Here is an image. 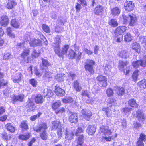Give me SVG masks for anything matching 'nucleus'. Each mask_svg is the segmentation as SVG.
Here are the masks:
<instances>
[{
	"label": "nucleus",
	"instance_id": "0e129e2a",
	"mask_svg": "<svg viewBox=\"0 0 146 146\" xmlns=\"http://www.w3.org/2000/svg\"><path fill=\"white\" fill-rule=\"evenodd\" d=\"M57 134L59 137H61L62 136V131L61 127L58 128L57 129Z\"/></svg>",
	"mask_w": 146,
	"mask_h": 146
},
{
	"label": "nucleus",
	"instance_id": "4468645a",
	"mask_svg": "<svg viewBox=\"0 0 146 146\" xmlns=\"http://www.w3.org/2000/svg\"><path fill=\"white\" fill-rule=\"evenodd\" d=\"M56 87L55 86V87ZM55 92L56 94L59 96H63L65 95V92L64 90L59 87H56L55 88Z\"/></svg>",
	"mask_w": 146,
	"mask_h": 146
},
{
	"label": "nucleus",
	"instance_id": "a18cd8bd",
	"mask_svg": "<svg viewBox=\"0 0 146 146\" xmlns=\"http://www.w3.org/2000/svg\"><path fill=\"white\" fill-rule=\"evenodd\" d=\"M60 101H58L56 102L53 103L52 105V108L54 110H56L60 106Z\"/></svg>",
	"mask_w": 146,
	"mask_h": 146
},
{
	"label": "nucleus",
	"instance_id": "69168bd1",
	"mask_svg": "<svg viewBox=\"0 0 146 146\" xmlns=\"http://www.w3.org/2000/svg\"><path fill=\"white\" fill-rule=\"evenodd\" d=\"M123 22L124 23H126L129 21V15L126 16L125 15H123Z\"/></svg>",
	"mask_w": 146,
	"mask_h": 146
},
{
	"label": "nucleus",
	"instance_id": "2eb2a0df",
	"mask_svg": "<svg viewBox=\"0 0 146 146\" xmlns=\"http://www.w3.org/2000/svg\"><path fill=\"white\" fill-rule=\"evenodd\" d=\"M65 138L71 140L73 139L74 136V134L73 133L72 131L66 129L65 133Z\"/></svg>",
	"mask_w": 146,
	"mask_h": 146
},
{
	"label": "nucleus",
	"instance_id": "c9c22d12",
	"mask_svg": "<svg viewBox=\"0 0 146 146\" xmlns=\"http://www.w3.org/2000/svg\"><path fill=\"white\" fill-rule=\"evenodd\" d=\"M84 139L83 136L82 135H80L78 139L76 146H83Z\"/></svg>",
	"mask_w": 146,
	"mask_h": 146
},
{
	"label": "nucleus",
	"instance_id": "37998d69",
	"mask_svg": "<svg viewBox=\"0 0 146 146\" xmlns=\"http://www.w3.org/2000/svg\"><path fill=\"white\" fill-rule=\"evenodd\" d=\"M20 127L25 130L28 129V127L27 121H22L20 125Z\"/></svg>",
	"mask_w": 146,
	"mask_h": 146
},
{
	"label": "nucleus",
	"instance_id": "f3484780",
	"mask_svg": "<svg viewBox=\"0 0 146 146\" xmlns=\"http://www.w3.org/2000/svg\"><path fill=\"white\" fill-rule=\"evenodd\" d=\"M129 25L130 26L135 25L136 23L137 18L133 14L129 15Z\"/></svg>",
	"mask_w": 146,
	"mask_h": 146
},
{
	"label": "nucleus",
	"instance_id": "c03bdc74",
	"mask_svg": "<svg viewBox=\"0 0 146 146\" xmlns=\"http://www.w3.org/2000/svg\"><path fill=\"white\" fill-rule=\"evenodd\" d=\"M109 24L113 27H115L117 26L118 23L115 19H112L110 20L109 22Z\"/></svg>",
	"mask_w": 146,
	"mask_h": 146
},
{
	"label": "nucleus",
	"instance_id": "7c9ffc66",
	"mask_svg": "<svg viewBox=\"0 0 146 146\" xmlns=\"http://www.w3.org/2000/svg\"><path fill=\"white\" fill-rule=\"evenodd\" d=\"M64 74H57L55 77V79L59 82H61L64 80Z\"/></svg>",
	"mask_w": 146,
	"mask_h": 146
},
{
	"label": "nucleus",
	"instance_id": "4be33fe9",
	"mask_svg": "<svg viewBox=\"0 0 146 146\" xmlns=\"http://www.w3.org/2000/svg\"><path fill=\"white\" fill-rule=\"evenodd\" d=\"M69 120L72 123H77L78 121V118L76 114L72 113L69 117Z\"/></svg>",
	"mask_w": 146,
	"mask_h": 146
},
{
	"label": "nucleus",
	"instance_id": "864d4df0",
	"mask_svg": "<svg viewBox=\"0 0 146 146\" xmlns=\"http://www.w3.org/2000/svg\"><path fill=\"white\" fill-rule=\"evenodd\" d=\"M11 23L12 25L15 28H17L19 26V23L15 19H13L11 21Z\"/></svg>",
	"mask_w": 146,
	"mask_h": 146
},
{
	"label": "nucleus",
	"instance_id": "393cba45",
	"mask_svg": "<svg viewBox=\"0 0 146 146\" xmlns=\"http://www.w3.org/2000/svg\"><path fill=\"white\" fill-rule=\"evenodd\" d=\"M131 48L135 50V51L138 53H139L140 50V46L139 44L136 42L133 43L131 44Z\"/></svg>",
	"mask_w": 146,
	"mask_h": 146
},
{
	"label": "nucleus",
	"instance_id": "9b49d317",
	"mask_svg": "<svg viewBox=\"0 0 146 146\" xmlns=\"http://www.w3.org/2000/svg\"><path fill=\"white\" fill-rule=\"evenodd\" d=\"M30 52L29 48H25L23 50L21 56L24 61H26V57L29 56Z\"/></svg>",
	"mask_w": 146,
	"mask_h": 146
},
{
	"label": "nucleus",
	"instance_id": "bb28decb",
	"mask_svg": "<svg viewBox=\"0 0 146 146\" xmlns=\"http://www.w3.org/2000/svg\"><path fill=\"white\" fill-rule=\"evenodd\" d=\"M61 124L60 122L58 121H56L52 122V128L53 129H57L58 128H60Z\"/></svg>",
	"mask_w": 146,
	"mask_h": 146
},
{
	"label": "nucleus",
	"instance_id": "473e14b6",
	"mask_svg": "<svg viewBox=\"0 0 146 146\" xmlns=\"http://www.w3.org/2000/svg\"><path fill=\"white\" fill-rule=\"evenodd\" d=\"M119 56L122 58H127L128 57V53L125 50L121 51L119 54Z\"/></svg>",
	"mask_w": 146,
	"mask_h": 146
},
{
	"label": "nucleus",
	"instance_id": "20e7f679",
	"mask_svg": "<svg viewBox=\"0 0 146 146\" xmlns=\"http://www.w3.org/2000/svg\"><path fill=\"white\" fill-rule=\"evenodd\" d=\"M132 65L135 68H138L140 66L143 67H145L146 66V59L133 62Z\"/></svg>",
	"mask_w": 146,
	"mask_h": 146
},
{
	"label": "nucleus",
	"instance_id": "09e8293b",
	"mask_svg": "<svg viewBox=\"0 0 146 146\" xmlns=\"http://www.w3.org/2000/svg\"><path fill=\"white\" fill-rule=\"evenodd\" d=\"M40 136L41 139L44 140H46L48 137L47 133L46 131L41 132Z\"/></svg>",
	"mask_w": 146,
	"mask_h": 146
},
{
	"label": "nucleus",
	"instance_id": "49530a36",
	"mask_svg": "<svg viewBox=\"0 0 146 146\" xmlns=\"http://www.w3.org/2000/svg\"><path fill=\"white\" fill-rule=\"evenodd\" d=\"M2 137L4 140L7 141L11 139V136L10 135H7V133L5 132L1 134Z\"/></svg>",
	"mask_w": 146,
	"mask_h": 146
},
{
	"label": "nucleus",
	"instance_id": "bf43d9fd",
	"mask_svg": "<svg viewBox=\"0 0 146 146\" xmlns=\"http://www.w3.org/2000/svg\"><path fill=\"white\" fill-rule=\"evenodd\" d=\"M139 70H137L134 72L132 75V78L134 81L137 80Z\"/></svg>",
	"mask_w": 146,
	"mask_h": 146
},
{
	"label": "nucleus",
	"instance_id": "cd10ccee",
	"mask_svg": "<svg viewBox=\"0 0 146 146\" xmlns=\"http://www.w3.org/2000/svg\"><path fill=\"white\" fill-rule=\"evenodd\" d=\"M120 9L117 7L111 9V13L113 16H115L118 15L120 13Z\"/></svg>",
	"mask_w": 146,
	"mask_h": 146
},
{
	"label": "nucleus",
	"instance_id": "2f4dec72",
	"mask_svg": "<svg viewBox=\"0 0 146 146\" xmlns=\"http://www.w3.org/2000/svg\"><path fill=\"white\" fill-rule=\"evenodd\" d=\"M53 94V92L50 89H46L44 90L43 94L44 96L50 97Z\"/></svg>",
	"mask_w": 146,
	"mask_h": 146
},
{
	"label": "nucleus",
	"instance_id": "ddd939ff",
	"mask_svg": "<svg viewBox=\"0 0 146 146\" xmlns=\"http://www.w3.org/2000/svg\"><path fill=\"white\" fill-rule=\"evenodd\" d=\"M104 11V7L102 6L99 5L96 6L95 8L94 13L97 15H101Z\"/></svg>",
	"mask_w": 146,
	"mask_h": 146
},
{
	"label": "nucleus",
	"instance_id": "e433bc0d",
	"mask_svg": "<svg viewBox=\"0 0 146 146\" xmlns=\"http://www.w3.org/2000/svg\"><path fill=\"white\" fill-rule=\"evenodd\" d=\"M102 110L104 111L107 117H110L111 116V112L109 108H104L102 109Z\"/></svg>",
	"mask_w": 146,
	"mask_h": 146
},
{
	"label": "nucleus",
	"instance_id": "c756f323",
	"mask_svg": "<svg viewBox=\"0 0 146 146\" xmlns=\"http://www.w3.org/2000/svg\"><path fill=\"white\" fill-rule=\"evenodd\" d=\"M21 76L22 74L21 73H19L18 74L17 76H15L13 78H12L13 82L19 83V82H20L21 80Z\"/></svg>",
	"mask_w": 146,
	"mask_h": 146
},
{
	"label": "nucleus",
	"instance_id": "a878e982",
	"mask_svg": "<svg viewBox=\"0 0 146 146\" xmlns=\"http://www.w3.org/2000/svg\"><path fill=\"white\" fill-rule=\"evenodd\" d=\"M31 47L40 46L41 44V42L39 40L34 39L29 43Z\"/></svg>",
	"mask_w": 146,
	"mask_h": 146
},
{
	"label": "nucleus",
	"instance_id": "423d86ee",
	"mask_svg": "<svg viewBox=\"0 0 146 146\" xmlns=\"http://www.w3.org/2000/svg\"><path fill=\"white\" fill-rule=\"evenodd\" d=\"M81 113L84 118L88 121L90 120V117L92 115V113L91 111L86 109L82 110L81 111Z\"/></svg>",
	"mask_w": 146,
	"mask_h": 146
},
{
	"label": "nucleus",
	"instance_id": "1a4fd4ad",
	"mask_svg": "<svg viewBox=\"0 0 146 146\" xmlns=\"http://www.w3.org/2000/svg\"><path fill=\"white\" fill-rule=\"evenodd\" d=\"M125 8L128 11H132L134 7V4L131 1H127L124 3Z\"/></svg>",
	"mask_w": 146,
	"mask_h": 146
},
{
	"label": "nucleus",
	"instance_id": "6e6552de",
	"mask_svg": "<svg viewBox=\"0 0 146 146\" xmlns=\"http://www.w3.org/2000/svg\"><path fill=\"white\" fill-rule=\"evenodd\" d=\"M24 96L23 94H20L18 95H14L12 97V101L13 103L16 102H21L23 101Z\"/></svg>",
	"mask_w": 146,
	"mask_h": 146
},
{
	"label": "nucleus",
	"instance_id": "4d7b16f0",
	"mask_svg": "<svg viewBox=\"0 0 146 146\" xmlns=\"http://www.w3.org/2000/svg\"><path fill=\"white\" fill-rule=\"evenodd\" d=\"M84 126H83L82 128L79 127L75 133V135L76 136H78L79 135V133L83 132L84 131Z\"/></svg>",
	"mask_w": 146,
	"mask_h": 146
},
{
	"label": "nucleus",
	"instance_id": "9d476101",
	"mask_svg": "<svg viewBox=\"0 0 146 146\" xmlns=\"http://www.w3.org/2000/svg\"><path fill=\"white\" fill-rule=\"evenodd\" d=\"M27 104V108L29 109V111H33L35 110V106L32 99H29Z\"/></svg>",
	"mask_w": 146,
	"mask_h": 146
},
{
	"label": "nucleus",
	"instance_id": "a211bd4d",
	"mask_svg": "<svg viewBox=\"0 0 146 146\" xmlns=\"http://www.w3.org/2000/svg\"><path fill=\"white\" fill-rule=\"evenodd\" d=\"M136 116L137 119L140 121H143L145 119L144 113H143L142 111L141 110H138L136 112Z\"/></svg>",
	"mask_w": 146,
	"mask_h": 146
},
{
	"label": "nucleus",
	"instance_id": "4c0bfd02",
	"mask_svg": "<svg viewBox=\"0 0 146 146\" xmlns=\"http://www.w3.org/2000/svg\"><path fill=\"white\" fill-rule=\"evenodd\" d=\"M128 104L133 107H137L138 105L136 103V101L133 99H130L128 102Z\"/></svg>",
	"mask_w": 146,
	"mask_h": 146
},
{
	"label": "nucleus",
	"instance_id": "de8ad7c7",
	"mask_svg": "<svg viewBox=\"0 0 146 146\" xmlns=\"http://www.w3.org/2000/svg\"><path fill=\"white\" fill-rule=\"evenodd\" d=\"M131 108H129L128 107H125L122 109V112L125 115L129 114V112L131 111Z\"/></svg>",
	"mask_w": 146,
	"mask_h": 146
},
{
	"label": "nucleus",
	"instance_id": "680f3d73",
	"mask_svg": "<svg viewBox=\"0 0 146 146\" xmlns=\"http://www.w3.org/2000/svg\"><path fill=\"white\" fill-rule=\"evenodd\" d=\"M62 101L64 103H71L73 102V99L71 97H68L62 100Z\"/></svg>",
	"mask_w": 146,
	"mask_h": 146
},
{
	"label": "nucleus",
	"instance_id": "3c124183",
	"mask_svg": "<svg viewBox=\"0 0 146 146\" xmlns=\"http://www.w3.org/2000/svg\"><path fill=\"white\" fill-rule=\"evenodd\" d=\"M139 86L141 88H146V79H143L140 82Z\"/></svg>",
	"mask_w": 146,
	"mask_h": 146
},
{
	"label": "nucleus",
	"instance_id": "7ed1b4c3",
	"mask_svg": "<svg viewBox=\"0 0 146 146\" xmlns=\"http://www.w3.org/2000/svg\"><path fill=\"white\" fill-rule=\"evenodd\" d=\"M128 64V62L127 61L124 62L120 60L119 62L118 67L120 70L123 71L126 74H128L129 72V70L127 69L126 66Z\"/></svg>",
	"mask_w": 146,
	"mask_h": 146
},
{
	"label": "nucleus",
	"instance_id": "6e6d98bb",
	"mask_svg": "<svg viewBox=\"0 0 146 146\" xmlns=\"http://www.w3.org/2000/svg\"><path fill=\"white\" fill-rule=\"evenodd\" d=\"M7 81L3 79H1L0 80V88L2 87L7 86Z\"/></svg>",
	"mask_w": 146,
	"mask_h": 146
},
{
	"label": "nucleus",
	"instance_id": "f03ea898",
	"mask_svg": "<svg viewBox=\"0 0 146 146\" xmlns=\"http://www.w3.org/2000/svg\"><path fill=\"white\" fill-rule=\"evenodd\" d=\"M95 64L94 61L90 59H87L85 63L84 67L85 70L88 71L90 74L94 73L93 66Z\"/></svg>",
	"mask_w": 146,
	"mask_h": 146
},
{
	"label": "nucleus",
	"instance_id": "e2e57ef3",
	"mask_svg": "<svg viewBox=\"0 0 146 146\" xmlns=\"http://www.w3.org/2000/svg\"><path fill=\"white\" fill-rule=\"evenodd\" d=\"M114 93L112 89L110 88H108L106 90V94L108 97L112 96Z\"/></svg>",
	"mask_w": 146,
	"mask_h": 146
},
{
	"label": "nucleus",
	"instance_id": "0eeeda50",
	"mask_svg": "<svg viewBox=\"0 0 146 146\" xmlns=\"http://www.w3.org/2000/svg\"><path fill=\"white\" fill-rule=\"evenodd\" d=\"M47 127L46 124L43 123L41 124L39 127H35L33 128V129L34 131L38 133H39L46 131V130L47 129Z\"/></svg>",
	"mask_w": 146,
	"mask_h": 146
},
{
	"label": "nucleus",
	"instance_id": "c85d7f7f",
	"mask_svg": "<svg viewBox=\"0 0 146 146\" xmlns=\"http://www.w3.org/2000/svg\"><path fill=\"white\" fill-rule=\"evenodd\" d=\"M17 4V3L13 1L9 0L6 7L8 9H11L13 8Z\"/></svg>",
	"mask_w": 146,
	"mask_h": 146
},
{
	"label": "nucleus",
	"instance_id": "8fccbe9b",
	"mask_svg": "<svg viewBox=\"0 0 146 146\" xmlns=\"http://www.w3.org/2000/svg\"><path fill=\"white\" fill-rule=\"evenodd\" d=\"M125 37V40L126 42H128L132 40L131 36L129 33H127Z\"/></svg>",
	"mask_w": 146,
	"mask_h": 146
},
{
	"label": "nucleus",
	"instance_id": "f704fd0d",
	"mask_svg": "<svg viewBox=\"0 0 146 146\" xmlns=\"http://www.w3.org/2000/svg\"><path fill=\"white\" fill-rule=\"evenodd\" d=\"M73 86L74 89L77 92H79L81 90V87L79 85V83L77 81H75L73 82Z\"/></svg>",
	"mask_w": 146,
	"mask_h": 146
},
{
	"label": "nucleus",
	"instance_id": "72a5a7b5",
	"mask_svg": "<svg viewBox=\"0 0 146 146\" xmlns=\"http://www.w3.org/2000/svg\"><path fill=\"white\" fill-rule=\"evenodd\" d=\"M30 137V135L29 133L25 135L20 134L18 136V138L19 139L23 141H26Z\"/></svg>",
	"mask_w": 146,
	"mask_h": 146
},
{
	"label": "nucleus",
	"instance_id": "338daca9",
	"mask_svg": "<svg viewBox=\"0 0 146 146\" xmlns=\"http://www.w3.org/2000/svg\"><path fill=\"white\" fill-rule=\"evenodd\" d=\"M29 83L33 87H36L37 83V82L36 80L34 79H32L30 80Z\"/></svg>",
	"mask_w": 146,
	"mask_h": 146
},
{
	"label": "nucleus",
	"instance_id": "f8f14e48",
	"mask_svg": "<svg viewBox=\"0 0 146 146\" xmlns=\"http://www.w3.org/2000/svg\"><path fill=\"white\" fill-rule=\"evenodd\" d=\"M96 131V128L93 125H90L88 126L86 130V133L89 135H93Z\"/></svg>",
	"mask_w": 146,
	"mask_h": 146
},
{
	"label": "nucleus",
	"instance_id": "603ef678",
	"mask_svg": "<svg viewBox=\"0 0 146 146\" xmlns=\"http://www.w3.org/2000/svg\"><path fill=\"white\" fill-rule=\"evenodd\" d=\"M117 93L118 95L122 96L124 93V89L123 88H118Z\"/></svg>",
	"mask_w": 146,
	"mask_h": 146
},
{
	"label": "nucleus",
	"instance_id": "412c9836",
	"mask_svg": "<svg viewBox=\"0 0 146 146\" xmlns=\"http://www.w3.org/2000/svg\"><path fill=\"white\" fill-rule=\"evenodd\" d=\"M8 18L6 16H3L1 18L0 23L1 25L3 26H5L9 23Z\"/></svg>",
	"mask_w": 146,
	"mask_h": 146
},
{
	"label": "nucleus",
	"instance_id": "b1692460",
	"mask_svg": "<svg viewBox=\"0 0 146 146\" xmlns=\"http://www.w3.org/2000/svg\"><path fill=\"white\" fill-rule=\"evenodd\" d=\"M41 60L42 64L40 66L41 68L42 69H46V68L47 67L50 65V64L49 63L47 60L43 58H42Z\"/></svg>",
	"mask_w": 146,
	"mask_h": 146
},
{
	"label": "nucleus",
	"instance_id": "13d9d810",
	"mask_svg": "<svg viewBox=\"0 0 146 146\" xmlns=\"http://www.w3.org/2000/svg\"><path fill=\"white\" fill-rule=\"evenodd\" d=\"M41 114L42 113L41 112H39L37 115L31 116L30 118V119L32 121H34L39 117Z\"/></svg>",
	"mask_w": 146,
	"mask_h": 146
},
{
	"label": "nucleus",
	"instance_id": "6ab92c4d",
	"mask_svg": "<svg viewBox=\"0 0 146 146\" xmlns=\"http://www.w3.org/2000/svg\"><path fill=\"white\" fill-rule=\"evenodd\" d=\"M69 48L68 45H65L63 46L61 48V49H60V54L58 55L59 56L61 57L62 54H65L67 53V52Z\"/></svg>",
	"mask_w": 146,
	"mask_h": 146
},
{
	"label": "nucleus",
	"instance_id": "79ce46f5",
	"mask_svg": "<svg viewBox=\"0 0 146 146\" xmlns=\"http://www.w3.org/2000/svg\"><path fill=\"white\" fill-rule=\"evenodd\" d=\"M52 74V72L50 71L48 69H45L44 73V76L48 78H49L52 77L51 75Z\"/></svg>",
	"mask_w": 146,
	"mask_h": 146
},
{
	"label": "nucleus",
	"instance_id": "58836bf2",
	"mask_svg": "<svg viewBox=\"0 0 146 146\" xmlns=\"http://www.w3.org/2000/svg\"><path fill=\"white\" fill-rule=\"evenodd\" d=\"M5 128L10 132H14L15 131V128L12 125L11 123H8L5 125Z\"/></svg>",
	"mask_w": 146,
	"mask_h": 146
},
{
	"label": "nucleus",
	"instance_id": "39448f33",
	"mask_svg": "<svg viewBox=\"0 0 146 146\" xmlns=\"http://www.w3.org/2000/svg\"><path fill=\"white\" fill-rule=\"evenodd\" d=\"M96 79L99 81L98 84L100 86L104 87L107 86V80L105 76L100 75L98 76Z\"/></svg>",
	"mask_w": 146,
	"mask_h": 146
},
{
	"label": "nucleus",
	"instance_id": "ea45409f",
	"mask_svg": "<svg viewBox=\"0 0 146 146\" xmlns=\"http://www.w3.org/2000/svg\"><path fill=\"white\" fill-rule=\"evenodd\" d=\"M68 57L70 59H73L75 57V53L72 50H69L68 53L67 54Z\"/></svg>",
	"mask_w": 146,
	"mask_h": 146
},
{
	"label": "nucleus",
	"instance_id": "5701e85b",
	"mask_svg": "<svg viewBox=\"0 0 146 146\" xmlns=\"http://www.w3.org/2000/svg\"><path fill=\"white\" fill-rule=\"evenodd\" d=\"M35 99V102L38 104H42L44 100L43 96L40 94H38Z\"/></svg>",
	"mask_w": 146,
	"mask_h": 146
},
{
	"label": "nucleus",
	"instance_id": "052dcab7",
	"mask_svg": "<svg viewBox=\"0 0 146 146\" xmlns=\"http://www.w3.org/2000/svg\"><path fill=\"white\" fill-rule=\"evenodd\" d=\"M42 28L43 30L45 32L49 33L50 32L49 27L45 24H43L42 25Z\"/></svg>",
	"mask_w": 146,
	"mask_h": 146
},
{
	"label": "nucleus",
	"instance_id": "774afa93",
	"mask_svg": "<svg viewBox=\"0 0 146 146\" xmlns=\"http://www.w3.org/2000/svg\"><path fill=\"white\" fill-rule=\"evenodd\" d=\"M139 41L142 44L146 45V37L145 36L141 37L139 38Z\"/></svg>",
	"mask_w": 146,
	"mask_h": 146
},
{
	"label": "nucleus",
	"instance_id": "5fc2aeb1",
	"mask_svg": "<svg viewBox=\"0 0 146 146\" xmlns=\"http://www.w3.org/2000/svg\"><path fill=\"white\" fill-rule=\"evenodd\" d=\"M7 32L8 35L10 37L12 38L14 37V35L13 34L12 30L11 28L8 27L7 29Z\"/></svg>",
	"mask_w": 146,
	"mask_h": 146
},
{
	"label": "nucleus",
	"instance_id": "aec40b11",
	"mask_svg": "<svg viewBox=\"0 0 146 146\" xmlns=\"http://www.w3.org/2000/svg\"><path fill=\"white\" fill-rule=\"evenodd\" d=\"M127 29V27L125 26L119 27H117L115 31V33L119 35L125 31Z\"/></svg>",
	"mask_w": 146,
	"mask_h": 146
},
{
	"label": "nucleus",
	"instance_id": "f257e3e1",
	"mask_svg": "<svg viewBox=\"0 0 146 146\" xmlns=\"http://www.w3.org/2000/svg\"><path fill=\"white\" fill-rule=\"evenodd\" d=\"M60 36L57 35L55 38L54 42L52 43V46L54 48V51L57 55L60 54V46L61 44V40Z\"/></svg>",
	"mask_w": 146,
	"mask_h": 146
},
{
	"label": "nucleus",
	"instance_id": "a19ab883",
	"mask_svg": "<svg viewBox=\"0 0 146 146\" xmlns=\"http://www.w3.org/2000/svg\"><path fill=\"white\" fill-rule=\"evenodd\" d=\"M13 56L9 52H7L4 54L3 58L4 60H7L13 58Z\"/></svg>",
	"mask_w": 146,
	"mask_h": 146
},
{
	"label": "nucleus",
	"instance_id": "dca6fc26",
	"mask_svg": "<svg viewBox=\"0 0 146 146\" xmlns=\"http://www.w3.org/2000/svg\"><path fill=\"white\" fill-rule=\"evenodd\" d=\"M100 131L104 134H107L108 135L111 134L112 132L109 127L107 126H102L100 127Z\"/></svg>",
	"mask_w": 146,
	"mask_h": 146
}]
</instances>
